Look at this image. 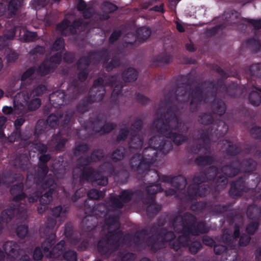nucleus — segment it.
<instances>
[{"mask_svg":"<svg viewBox=\"0 0 261 261\" xmlns=\"http://www.w3.org/2000/svg\"><path fill=\"white\" fill-rule=\"evenodd\" d=\"M216 70L221 76L216 82L206 80L200 85L191 89L187 96L189 87L195 82V78L190 74L180 75L177 79L176 86L171 89L165 96L164 103L167 108L165 113H162L160 107L156 113H161L160 116L155 119L152 127L156 129L160 135H156L150 138L148 145L164 154L168 153L172 149L171 143L166 139H171L177 145H180L188 140V137L182 134L174 133L173 130L186 133L189 127L185 125L178 116L179 109L190 99L189 109L191 112H197L202 103L206 104L213 100L211 109L213 114L223 115L226 112V106L221 99L216 98L217 93L221 92L231 97L237 95L238 86L233 82L228 86L225 84V80L230 75L220 67H216Z\"/></svg>","mask_w":261,"mask_h":261,"instance_id":"1","label":"nucleus"},{"mask_svg":"<svg viewBox=\"0 0 261 261\" xmlns=\"http://www.w3.org/2000/svg\"><path fill=\"white\" fill-rule=\"evenodd\" d=\"M171 224L175 231L182 234L176 239L175 238L168 241L170 247L176 251L188 245V239L191 235L197 236L209 231L204 221L197 222L196 217L189 212L173 217Z\"/></svg>","mask_w":261,"mask_h":261,"instance_id":"2","label":"nucleus"},{"mask_svg":"<svg viewBox=\"0 0 261 261\" xmlns=\"http://www.w3.org/2000/svg\"><path fill=\"white\" fill-rule=\"evenodd\" d=\"M119 217V214H111L104 217L105 225L107 228L110 229L114 226V229L109 230L105 237L97 243V250L101 255L109 257L120 247L123 232L120 230Z\"/></svg>","mask_w":261,"mask_h":261,"instance_id":"3","label":"nucleus"},{"mask_svg":"<svg viewBox=\"0 0 261 261\" xmlns=\"http://www.w3.org/2000/svg\"><path fill=\"white\" fill-rule=\"evenodd\" d=\"M91 201L90 206L89 201L84 202V210L87 215L83 218L81 224L82 230L87 232V236L89 238L94 237V233L98 223L97 217H105L115 208L111 206V204L109 206L106 203L96 204L95 201Z\"/></svg>","mask_w":261,"mask_h":261,"instance_id":"4","label":"nucleus"},{"mask_svg":"<svg viewBox=\"0 0 261 261\" xmlns=\"http://www.w3.org/2000/svg\"><path fill=\"white\" fill-rule=\"evenodd\" d=\"M137 172L138 178H142L145 181L149 180L148 181L149 182L148 186L158 185L162 187L161 184L157 183L159 180L170 184L172 186L177 190L184 189L187 185L186 178L182 175L174 177L171 175H162L158 170L150 169V167L146 170L142 168L140 172Z\"/></svg>","mask_w":261,"mask_h":261,"instance_id":"5","label":"nucleus"},{"mask_svg":"<svg viewBox=\"0 0 261 261\" xmlns=\"http://www.w3.org/2000/svg\"><path fill=\"white\" fill-rule=\"evenodd\" d=\"M220 169L221 173L219 172L218 168L212 166L206 169L204 171L200 172L199 174L193 177V180L199 183V182H208L214 186L217 192H219L226 188L228 183V177Z\"/></svg>","mask_w":261,"mask_h":261,"instance_id":"6","label":"nucleus"},{"mask_svg":"<svg viewBox=\"0 0 261 261\" xmlns=\"http://www.w3.org/2000/svg\"><path fill=\"white\" fill-rule=\"evenodd\" d=\"M74 112L72 111L67 112L64 115L60 110H58L55 113H52L48 116L46 120V124H45V123L43 122L38 121L33 132L35 139H38L39 135L44 132L46 125H48L51 128H54L60 124L63 128L67 126V128H68V125L71 121Z\"/></svg>","mask_w":261,"mask_h":261,"instance_id":"7","label":"nucleus"},{"mask_svg":"<svg viewBox=\"0 0 261 261\" xmlns=\"http://www.w3.org/2000/svg\"><path fill=\"white\" fill-rule=\"evenodd\" d=\"M150 233L152 234L146 239V244L150 250L154 252L164 248L168 241L176 237L173 231L165 228H159L154 225L151 226Z\"/></svg>","mask_w":261,"mask_h":261,"instance_id":"8","label":"nucleus"},{"mask_svg":"<svg viewBox=\"0 0 261 261\" xmlns=\"http://www.w3.org/2000/svg\"><path fill=\"white\" fill-rule=\"evenodd\" d=\"M88 57H81L76 62L77 79H73L70 84L68 91L71 89L74 92L71 98L76 99L78 96L85 91V87L81 86L80 83L84 82L87 79L90 70L89 67L91 64Z\"/></svg>","mask_w":261,"mask_h":261,"instance_id":"9","label":"nucleus"},{"mask_svg":"<svg viewBox=\"0 0 261 261\" xmlns=\"http://www.w3.org/2000/svg\"><path fill=\"white\" fill-rule=\"evenodd\" d=\"M247 177L244 175L239 177L238 179L232 181L230 184L229 195L232 198H237L242 196V193L249 192L254 193V200L261 199V191H257L259 189L260 177L257 176L255 179H252L254 184L250 187L246 183Z\"/></svg>","mask_w":261,"mask_h":261,"instance_id":"10","label":"nucleus"},{"mask_svg":"<svg viewBox=\"0 0 261 261\" xmlns=\"http://www.w3.org/2000/svg\"><path fill=\"white\" fill-rule=\"evenodd\" d=\"M157 154V151L148 145L144 149L142 155L137 153L131 158L129 165L132 169L139 172L142 168L148 169L156 162Z\"/></svg>","mask_w":261,"mask_h":261,"instance_id":"11","label":"nucleus"},{"mask_svg":"<svg viewBox=\"0 0 261 261\" xmlns=\"http://www.w3.org/2000/svg\"><path fill=\"white\" fill-rule=\"evenodd\" d=\"M256 163L251 159H246L242 161L237 158L222 166V171L227 176L232 177L238 175L240 171L251 172L256 169Z\"/></svg>","mask_w":261,"mask_h":261,"instance_id":"12","label":"nucleus"},{"mask_svg":"<svg viewBox=\"0 0 261 261\" xmlns=\"http://www.w3.org/2000/svg\"><path fill=\"white\" fill-rule=\"evenodd\" d=\"M117 78V75H113L111 76H106L105 79L99 77L95 80L91 89V91L96 92L95 94L93 95L99 96V94H102L103 99L106 93L105 86H108L111 87H114L112 93L111 97H117L121 93L122 86H119L116 84Z\"/></svg>","mask_w":261,"mask_h":261,"instance_id":"13","label":"nucleus"},{"mask_svg":"<svg viewBox=\"0 0 261 261\" xmlns=\"http://www.w3.org/2000/svg\"><path fill=\"white\" fill-rule=\"evenodd\" d=\"M163 191L162 187L158 185L146 187L145 193L141 201L144 205H147L146 213L149 217L157 215L161 210L162 206L156 204L155 195L157 193Z\"/></svg>","mask_w":261,"mask_h":261,"instance_id":"14","label":"nucleus"},{"mask_svg":"<svg viewBox=\"0 0 261 261\" xmlns=\"http://www.w3.org/2000/svg\"><path fill=\"white\" fill-rule=\"evenodd\" d=\"M82 127L87 130L91 132L89 135L99 133L100 135L109 134L117 127V125L113 122H105L103 124L102 120L99 117L95 118H89L82 124Z\"/></svg>","mask_w":261,"mask_h":261,"instance_id":"15","label":"nucleus"},{"mask_svg":"<svg viewBox=\"0 0 261 261\" xmlns=\"http://www.w3.org/2000/svg\"><path fill=\"white\" fill-rule=\"evenodd\" d=\"M14 107L15 109L22 111L27 109L33 111L38 109L41 103L38 97L31 99L29 93L25 91H20L16 94L13 99Z\"/></svg>","mask_w":261,"mask_h":261,"instance_id":"16","label":"nucleus"},{"mask_svg":"<svg viewBox=\"0 0 261 261\" xmlns=\"http://www.w3.org/2000/svg\"><path fill=\"white\" fill-rule=\"evenodd\" d=\"M145 193V189L144 190L138 189L135 191L132 189L123 190L120 192L118 196L111 197L110 203H111V206L118 209L122 208L124 206V204L130 202L134 196H136L141 201Z\"/></svg>","mask_w":261,"mask_h":261,"instance_id":"17","label":"nucleus"},{"mask_svg":"<svg viewBox=\"0 0 261 261\" xmlns=\"http://www.w3.org/2000/svg\"><path fill=\"white\" fill-rule=\"evenodd\" d=\"M56 234L51 232L41 245L44 253L48 252L50 257L60 255L65 249V242L63 240H61L54 246L56 242Z\"/></svg>","mask_w":261,"mask_h":261,"instance_id":"18","label":"nucleus"},{"mask_svg":"<svg viewBox=\"0 0 261 261\" xmlns=\"http://www.w3.org/2000/svg\"><path fill=\"white\" fill-rule=\"evenodd\" d=\"M218 127L207 128L201 130L200 137L198 139L202 141V144L206 146L211 144V138L219 139L223 137L228 132V126L224 121H220Z\"/></svg>","mask_w":261,"mask_h":261,"instance_id":"19","label":"nucleus"},{"mask_svg":"<svg viewBox=\"0 0 261 261\" xmlns=\"http://www.w3.org/2000/svg\"><path fill=\"white\" fill-rule=\"evenodd\" d=\"M80 171V181H91L102 186H105L108 184V177L102 176L98 171L92 167H84Z\"/></svg>","mask_w":261,"mask_h":261,"instance_id":"20","label":"nucleus"},{"mask_svg":"<svg viewBox=\"0 0 261 261\" xmlns=\"http://www.w3.org/2000/svg\"><path fill=\"white\" fill-rule=\"evenodd\" d=\"M40 188L45 191V192L44 194L41 192V196L39 197L40 203L41 205L48 206L52 200L53 195L57 192L58 185L55 178L48 177L43 179L42 183L40 185Z\"/></svg>","mask_w":261,"mask_h":261,"instance_id":"21","label":"nucleus"},{"mask_svg":"<svg viewBox=\"0 0 261 261\" xmlns=\"http://www.w3.org/2000/svg\"><path fill=\"white\" fill-rule=\"evenodd\" d=\"M143 125V120L140 118H137L132 124L130 130V141L128 143L130 149H141L143 144V138L139 133L142 130Z\"/></svg>","mask_w":261,"mask_h":261,"instance_id":"22","label":"nucleus"},{"mask_svg":"<svg viewBox=\"0 0 261 261\" xmlns=\"http://www.w3.org/2000/svg\"><path fill=\"white\" fill-rule=\"evenodd\" d=\"M193 183L190 185L186 192L185 196L187 201H192L199 197H204L211 191L212 188L205 182L197 183L193 180Z\"/></svg>","mask_w":261,"mask_h":261,"instance_id":"23","label":"nucleus"},{"mask_svg":"<svg viewBox=\"0 0 261 261\" xmlns=\"http://www.w3.org/2000/svg\"><path fill=\"white\" fill-rule=\"evenodd\" d=\"M26 207L25 205L21 206L16 205L11 208H7L4 210L0 217V231L2 230V226L1 221L8 223L10 222L13 218L15 217L16 219L25 220L27 219L26 213Z\"/></svg>","mask_w":261,"mask_h":261,"instance_id":"24","label":"nucleus"},{"mask_svg":"<svg viewBox=\"0 0 261 261\" xmlns=\"http://www.w3.org/2000/svg\"><path fill=\"white\" fill-rule=\"evenodd\" d=\"M233 205L232 203H227L226 204H215L210 208V213L213 215H219L224 214L225 212H228L226 216V218L229 221L230 224H232L236 219L239 216L236 212H232Z\"/></svg>","mask_w":261,"mask_h":261,"instance_id":"25","label":"nucleus"},{"mask_svg":"<svg viewBox=\"0 0 261 261\" xmlns=\"http://www.w3.org/2000/svg\"><path fill=\"white\" fill-rule=\"evenodd\" d=\"M24 190V184L23 182H19L13 185L10 188V193L12 196V201L15 202V204L10 206L9 208H13L15 206L20 205L23 206L25 205L26 207V213L28 215L27 212V203H20V202L24 200L27 195L23 191Z\"/></svg>","mask_w":261,"mask_h":261,"instance_id":"26","label":"nucleus"},{"mask_svg":"<svg viewBox=\"0 0 261 261\" xmlns=\"http://www.w3.org/2000/svg\"><path fill=\"white\" fill-rule=\"evenodd\" d=\"M68 92L69 94H67L64 91L60 90L53 92L49 95L50 102H52L55 107L60 108L75 100V99L71 98L74 91L71 89L70 91L68 90Z\"/></svg>","mask_w":261,"mask_h":261,"instance_id":"27","label":"nucleus"},{"mask_svg":"<svg viewBox=\"0 0 261 261\" xmlns=\"http://www.w3.org/2000/svg\"><path fill=\"white\" fill-rule=\"evenodd\" d=\"M102 100V95L99 96L93 95L90 94L88 96L84 97L76 106V112L81 114H83L88 111L92 105L95 102H99Z\"/></svg>","mask_w":261,"mask_h":261,"instance_id":"28","label":"nucleus"},{"mask_svg":"<svg viewBox=\"0 0 261 261\" xmlns=\"http://www.w3.org/2000/svg\"><path fill=\"white\" fill-rule=\"evenodd\" d=\"M85 57H88L91 63L93 61L94 63H96L102 61L103 66H105L110 59V52L107 48H103L101 49L91 51Z\"/></svg>","mask_w":261,"mask_h":261,"instance_id":"29","label":"nucleus"},{"mask_svg":"<svg viewBox=\"0 0 261 261\" xmlns=\"http://www.w3.org/2000/svg\"><path fill=\"white\" fill-rule=\"evenodd\" d=\"M240 15V13L234 10L225 11L222 16V19L224 20L222 23L225 28L236 24L239 22Z\"/></svg>","mask_w":261,"mask_h":261,"instance_id":"30","label":"nucleus"},{"mask_svg":"<svg viewBox=\"0 0 261 261\" xmlns=\"http://www.w3.org/2000/svg\"><path fill=\"white\" fill-rule=\"evenodd\" d=\"M198 121L203 125H210L208 128L218 127L220 121V119H215L212 114L209 113H202L198 116Z\"/></svg>","mask_w":261,"mask_h":261,"instance_id":"31","label":"nucleus"},{"mask_svg":"<svg viewBox=\"0 0 261 261\" xmlns=\"http://www.w3.org/2000/svg\"><path fill=\"white\" fill-rule=\"evenodd\" d=\"M3 248L5 254L14 258L20 255L19 246L16 242L7 241L4 244Z\"/></svg>","mask_w":261,"mask_h":261,"instance_id":"32","label":"nucleus"},{"mask_svg":"<svg viewBox=\"0 0 261 261\" xmlns=\"http://www.w3.org/2000/svg\"><path fill=\"white\" fill-rule=\"evenodd\" d=\"M51 141L56 151H62L64 150L67 139L63 137L61 132L59 131L53 136Z\"/></svg>","mask_w":261,"mask_h":261,"instance_id":"33","label":"nucleus"},{"mask_svg":"<svg viewBox=\"0 0 261 261\" xmlns=\"http://www.w3.org/2000/svg\"><path fill=\"white\" fill-rule=\"evenodd\" d=\"M88 23L81 19H76L72 23L69 24L68 35H76L78 32H82L85 30Z\"/></svg>","mask_w":261,"mask_h":261,"instance_id":"34","label":"nucleus"},{"mask_svg":"<svg viewBox=\"0 0 261 261\" xmlns=\"http://www.w3.org/2000/svg\"><path fill=\"white\" fill-rule=\"evenodd\" d=\"M246 215L250 220L260 221L261 207L255 204L249 205L247 209Z\"/></svg>","mask_w":261,"mask_h":261,"instance_id":"35","label":"nucleus"},{"mask_svg":"<svg viewBox=\"0 0 261 261\" xmlns=\"http://www.w3.org/2000/svg\"><path fill=\"white\" fill-rule=\"evenodd\" d=\"M172 57L167 53H162L152 59L153 64L156 66H160L167 64L172 61Z\"/></svg>","mask_w":261,"mask_h":261,"instance_id":"36","label":"nucleus"},{"mask_svg":"<svg viewBox=\"0 0 261 261\" xmlns=\"http://www.w3.org/2000/svg\"><path fill=\"white\" fill-rule=\"evenodd\" d=\"M19 31L20 36V27L15 26L13 29L10 30L7 33L0 36V50L3 49L6 45V40L12 39L17 34V31Z\"/></svg>","mask_w":261,"mask_h":261,"instance_id":"37","label":"nucleus"},{"mask_svg":"<svg viewBox=\"0 0 261 261\" xmlns=\"http://www.w3.org/2000/svg\"><path fill=\"white\" fill-rule=\"evenodd\" d=\"M56 66L51 64L48 60H45L40 65L37 71L39 75L44 76L54 72Z\"/></svg>","mask_w":261,"mask_h":261,"instance_id":"38","label":"nucleus"},{"mask_svg":"<svg viewBox=\"0 0 261 261\" xmlns=\"http://www.w3.org/2000/svg\"><path fill=\"white\" fill-rule=\"evenodd\" d=\"M29 159L25 154L21 153L17 154L13 161V165L16 167L25 170L28 168Z\"/></svg>","mask_w":261,"mask_h":261,"instance_id":"39","label":"nucleus"},{"mask_svg":"<svg viewBox=\"0 0 261 261\" xmlns=\"http://www.w3.org/2000/svg\"><path fill=\"white\" fill-rule=\"evenodd\" d=\"M138 76V71L134 68L129 67L122 74V78L124 82H132L136 81Z\"/></svg>","mask_w":261,"mask_h":261,"instance_id":"40","label":"nucleus"},{"mask_svg":"<svg viewBox=\"0 0 261 261\" xmlns=\"http://www.w3.org/2000/svg\"><path fill=\"white\" fill-rule=\"evenodd\" d=\"M151 33L150 29L147 27H142L136 31L135 40L137 39L140 42H143L147 40Z\"/></svg>","mask_w":261,"mask_h":261,"instance_id":"41","label":"nucleus"},{"mask_svg":"<svg viewBox=\"0 0 261 261\" xmlns=\"http://www.w3.org/2000/svg\"><path fill=\"white\" fill-rule=\"evenodd\" d=\"M195 164L201 167L210 165L215 162V158L212 155H199L195 159Z\"/></svg>","mask_w":261,"mask_h":261,"instance_id":"42","label":"nucleus"},{"mask_svg":"<svg viewBox=\"0 0 261 261\" xmlns=\"http://www.w3.org/2000/svg\"><path fill=\"white\" fill-rule=\"evenodd\" d=\"M90 149V146L86 143L79 142L76 143L74 147L72 149V152L74 156L77 157L81 154L87 153Z\"/></svg>","mask_w":261,"mask_h":261,"instance_id":"43","label":"nucleus"},{"mask_svg":"<svg viewBox=\"0 0 261 261\" xmlns=\"http://www.w3.org/2000/svg\"><path fill=\"white\" fill-rule=\"evenodd\" d=\"M224 141L228 144V147L225 150V153L227 155L236 156L241 152V148L239 144H233L228 140H225Z\"/></svg>","mask_w":261,"mask_h":261,"instance_id":"44","label":"nucleus"},{"mask_svg":"<svg viewBox=\"0 0 261 261\" xmlns=\"http://www.w3.org/2000/svg\"><path fill=\"white\" fill-rule=\"evenodd\" d=\"M20 27V37L21 36L22 38L25 42H32L35 41L37 37V34L36 32H32L30 31H26L25 28L22 26L18 25ZM18 32L19 34V31H17V33Z\"/></svg>","mask_w":261,"mask_h":261,"instance_id":"45","label":"nucleus"},{"mask_svg":"<svg viewBox=\"0 0 261 261\" xmlns=\"http://www.w3.org/2000/svg\"><path fill=\"white\" fill-rule=\"evenodd\" d=\"M22 1V0H10L7 7L8 18H12L15 16L18 6Z\"/></svg>","mask_w":261,"mask_h":261,"instance_id":"46","label":"nucleus"},{"mask_svg":"<svg viewBox=\"0 0 261 261\" xmlns=\"http://www.w3.org/2000/svg\"><path fill=\"white\" fill-rule=\"evenodd\" d=\"M247 46L253 53L259 51L261 49V42L258 39L251 38L248 39L245 42Z\"/></svg>","mask_w":261,"mask_h":261,"instance_id":"47","label":"nucleus"},{"mask_svg":"<svg viewBox=\"0 0 261 261\" xmlns=\"http://www.w3.org/2000/svg\"><path fill=\"white\" fill-rule=\"evenodd\" d=\"M127 150L125 148L120 146L116 148L112 153L111 158L114 162H117L123 159L126 155Z\"/></svg>","mask_w":261,"mask_h":261,"instance_id":"48","label":"nucleus"},{"mask_svg":"<svg viewBox=\"0 0 261 261\" xmlns=\"http://www.w3.org/2000/svg\"><path fill=\"white\" fill-rule=\"evenodd\" d=\"M39 173L37 176H39V178L37 179V182L38 184H41L43 181V179L46 177H51L54 178L52 175L47 176V174L48 172V168L47 164H40L39 165Z\"/></svg>","mask_w":261,"mask_h":261,"instance_id":"49","label":"nucleus"},{"mask_svg":"<svg viewBox=\"0 0 261 261\" xmlns=\"http://www.w3.org/2000/svg\"><path fill=\"white\" fill-rule=\"evenodd\" d=\"M246 72L251 76L261 78V64H254L246 69Z\"/></svg>","mask_w":261,"mask_h":261,"instance_id":"50","label":"nucleus"},{"mask_svg":"<svg viewBox=\"0 0 261 261\" xmlns=\"http://www.w3.org/2000/svg\"><path fill=\"white\" fill-rule=\"evenodd\" d=\"M93 163H97L104 158V151L101 148H95L92 150L89 155Z\"/></svg>","mask_w":261,"mask_h":261,"instance_id":"51","label":"nucleus"},{"mask_svg":"<svg viewBox=\"0 0 261 261\" xmlns=\"http://www.w3.org/2000/svg\"><path fill=\"white\" fill-rule=\"evenodd\" d=\"M210 204L205 201H198L192 203L190 208L192 211L200 212L204 210H209Z\"/></svg>","mask_w":261,"mask_h":261,"instance_id":"52","label":"nucleus"},{"mask_svg":"<svg viewBox=\"0 0 261 261\" xmlns=\"http://www.w3.org/2000/svg\"><path fill=\"white\" fill-rule=\"evenodd\" d=\"M248 99L252 105L258 106L261 103V94L258 92L252 91L249 95Z\"/></svg>","mask_w":261,"mask_h":261,"instance_id":"53","label":"nucleus"},{"mask_svg":"<svg viewBox=\"0 0 261 261\" xmlns=\"http://www.w3.org/2000/svg\"><path fill=\"white\" fill-rule=\"evenodd\" d=\"M69 24H70V21L64 19L57 25L56 29L58 31L60 32L63 36H66L68 35Z\"/></svg>","mask_w":261,"mask_h":261,"instance_id":"54","label":"nucleus"},{"mask_svg":"<svg viewBox=\"0 0 261 261\" xmlns=\"http://www.w3.org/2000/svg\"><path fill=\"white\" fill-rule=\"evenodd\" d=\"M260 221L253 220L249 223L246 226V231L249 235H253L258 229L260 225Z\"/></svg>","mask_w":261,"mask_h":261,"instance_id":"55","label":"nucleus"},{"mask_svg":"<svg viewBox=\"0 0 261 261\" xmlns=\"http://www.w3.org/2000/svg\"><path fill=\"white\" fill-rule=\"evenodd\" d=\"M101 192L95 189H91L87 193L88 199L86 200L85 202L86 201H89V206H90V204L91 203V201H95V200L98 199L101 196Z\"/></svg>","mask_w":261,"mask_h":261,"instance_id":"56","label":"nucleus"},{"mask_svg":"<svg viewBox=\"0 0 261 261\" xmlns=\"http://www.w3.org/2000/svg\"><path fill=\"white\" fill-rule=\"evenodd\" d=\"M118 9L117 6L109 1H105L101 4V10L105 11L110 14L116 11Z\"/></svg>","mask_w":261,"mask_h":261,"instance_id":"57","label":"nucleus"},{"mask_svg":"<svg viewBox=\"0 0 261 261\" xmlns=\"http://www.w3.org/2000/svg\"><path fill=\"white\" fill-rule=\"evenodd\" d=\"M66 210H63L61 205L57 206L51 210V214L54 217L58 218L61 217L64 219L66 217Z\"/></svg>","mask_w":261,"mask_h":261,"instance_id":"58","label":"nucleus"},{"mask_svg":"<svg viewBox=\"0 0 261 261\" xmlns=\"http://www.w3.org/2000/svg\"><path fill=\"white\" fill-rule=\"evenodd\" d=\"M187 247H188L191 254H195L202 248V244L198 241H193L190 244L188 240V245Z\"/></svg>","mask_w":261,"mask_h":261,"instance_id":"59","label":"nucleus"},{"mask_svg":"<svg viewBox=\"0 0 261 261\" xmlns=\"http://www.w3.org/2000/svg\"><path fill=\"white\" fill-rule=\"evenodd\" d=\"M16 233L17 237L20 239H24L28 233V226L25 224L18 225L16 229Z\"/></svg>","mask_w":261,"mask_h":261,"instance_id":"60","label":"nucleus"},{"mask_svg":"<svg viewBox=\"0 0 261 261\" xmlns=\"http://www.w3.org/2000/svg\"><path fill=\"white\" fill-rule=\"evenodd\" d=\"M77 165L82 167H90L89 165L93 162L89 155H82L77 160Z\"/></svg>","mask_w":261,"mask_h":261,"instance_id":"61","label":"nucleus"},{"mask_svg":"<svg viewBox=\"0 0 261 261\" xmlns=\"http://www.w3.org/2000/svg\"><path fill=\"white\" fill-rule=\"evenodd\" d=\"M47 91V87L46 86L40 84L32 90L31 95L39 96L45 93Z\"/></svg>","mask_w":261,"mask_h":261,"instance_id":"62","label":"nucleus"},{"mask_svg":"<svg viewBox=\"0 0 261 261\" xmlns=\"http://www.w3.org/2000/svg\"><path fill=\"white\" fill-rule=\"evenodd\" d=\"M120 65V61L117 57H113L110 62L103 66L107 71H110Z\"/></svg>","mask_w":261,"mask_h":261,"instance_id":"63","label":"nucleus"},{"mask_svg":"<svg viewBox=\"0 0 261 261\" xmlns=\"http://www.w3.org/2000/svg\"><path fill=\"white\" fill-rule=\"evenodd\" d=\"M101 168L110 176L116 175L115 168L110 162H105L102 166Z\"/></svg>","mask_w":261,"mask_h":261,"instance_id":"64","label":"nucleus"}]
</instances>
